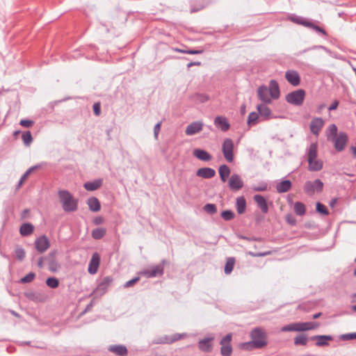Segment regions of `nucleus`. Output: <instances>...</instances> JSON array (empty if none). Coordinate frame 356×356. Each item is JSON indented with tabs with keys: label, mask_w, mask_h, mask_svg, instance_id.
Here are the masks:
<instances>
[{
	"label": "nucleus",
	"mask_w": 356,
	"mask_h": 356,
	"mask_svg": "<svg viewBox=\"0 0 356 356\" xmlns=\"http://www.w3.org/2000/svg\"><path fill=\"white\" fill-rule=\"evenodd\" d=\"M250 341L242 344L243 349L252 350L253 349H261L268 344V335L265 330L261 327L253 328L250 332Z\"/></svg>",
	"instance_id": "nucleus-1"
},
{
	"label": "nucleus",
	"mask_w": 356,
	"mask_h": 356,
	"mask_svg": "<svg viewBox=\"0 0 356 356\" xmlns=\"http://www.w3.org/2000/svg\"><path fill=\"white\" fill-rule=\"evenodd\" d=\"M308 170L311 172H318L322 170L323 162L321 159H317L318 145L316 143H312L307 150Z\"/></svg>",
	"instance_id": "nucleus-2"
},
{
	"label": "nucleus",
	"mask_w": 356,
	"mask_h": 356,
	"mask_svg": "<svg viewBox=\"0 0 356 356\" xmlns=\"http://www.w3.org/2000/svg\"><path fill=\"white\" fill-rule=\"evenodd\" d=\"M58 195L64 211L74 212L77 210L78 200L74 199L73 195L68 191L60 190L58 192Z\"/></svg>",
	"instance_id": "nucleus-3"
},
{
	"label": "nucleus",
	"mask_w": 356,
	"mask_h": 356,
	"mask_svg": "<svg viewBox=\"0 0 356 356\" xmlns=\"http://www.w3.org/2000/svg\"><path fill=\"white\" fill-rule=\"evenodd\" d=\"M319 326L317 322H298L283 326L282 332H305L315 330Z\"/></svg>",
	"instance_id": "nucleus-4"
},
{
	"label": "nucleus",
	"mask_w": 356,
	"mask_h": 356,
	"mask_svg": "<svg viewBox=\"0 0 356 356\" xmlns=\"http://www.w3.org/2000/svg\"><path fill=\"white\" fill-rule=\"evenodd\" d=\"M306 92L303 89H298L288 93L286 97V101L292 105L300 106L302 105Z\"/></svg>",
	"instance_id": "nucleus-5"
},
{
	"label": "nucleus",
	"mask_w": 356,
	"mask_h": 356,
	"mask_svg": "<svg viewBox=\"0 0 356 356\" xmlns=\"http://www.w3.org/2000/svg\"><path fill=\"white\" fill-rule=\"evenodd\" d=\"M222 152L227 162L231 163L234 161V143L232 139L226 138L224 140Z\"/></svg>",
	"instance_id": "nucleus-6"
},
{
	"label": "nucleus",
	"mask_w": 356,
	"mask_h": 356,
	"mask_svg": "<svg viewBox=\"0 0 356 356\" xmlns=\"http://www.w3.org/2000/svg\"><path fill=\"white\" fill-rule=\"evenodd\" d=\"M323 188V183L321 180L317 179L314 181H307L304 185V191L308 195H312L315 191L321 192Z\"/></svg>",
	"instance_id": "nucleus-7"
},
{
	"label": "nucleus",
	"mask_w": 356,
	"mask_h": 356,
	"mask_svg": "<svg viewBox=\"0 0 356 356\" xmlns=\"http://www.w3.org/2000/svg\"><path fill=\"white\" fill-rule=\"evenodd\" d=\"M232 339V333L226 334L220 341L221 345L220 354L222 356H231L233 349L230 344Z\"/></svg>",
	"instance_id": "nucleus-8"
},
{
	"label": "nucleus",
	"mask_w": 356,
	"mask_h": 356,
	"mask_svg": "<svg viewBox=\"0 0 356 356\" xmlns=\"http://www.w3.org/2000/svg\"><path fill=\"white\" fill-rule=\"evenodd\" d=\"M334 143V147L337 152H342L348 141V136L346 132L340 131L338 136L332 138Z\"/></svg>",
	"instance_id": "nucleus-9"
},
{
	"label": "nucleus",
	"mask_w": 356,
	"mask_h": 356,
	"mask_svg": "<svg viewBox=\"0 0 356 356\" xmlns=\"http://www.w3.org/2000/svg\"><path fill=\"white\" fill-rule=\"evenodd\" d=\"M228 186L233 191H238L244 186V182L238 174H232L228 180Z\"/></svg>",
	"instance_id": "nucleus-10"
},
{
	"label": "nucleus",
	"mask_w": 356,
	"mask_h": 356,
	"mask_svg": "<svg viewBox=\"0 0 356 356\" xmlns=\"http://www.w3.org/2000/svg\"><path fill=\"white\" fill-rule=\"evenodd\" d=\"M57 251L56 250L51 251L44 260L47 262L49 270L52 273H56L60 268V266L56 260Z\"/></svg>",
	"instance_id": "nucleus-11"
},
{
	"label": "nucleus",
	"mask_w": 356,
	"mask_h": 356,
	"mask_svg": "<svg viewBox=\"0 0 356 356\" xmlns=\"http://www.w3.org/2000/svg\"><path fill=\"white\" fill-rule=\"evenodd\" d=\"M113 282V278L111 276L104 277L102 280L99 283L94 293L98 296H102L106 293L108 287Z\"/></svg>",
	"instance_id": "nucleus-12"
},
{
	"label": "nucleus",
	"mask_w": 356,
	"mask_h": 356,
	"mask_svg": "<svg viewBox=\"0 0 356 356\" xmlns=\"http://www.w3.org/2000/svg\"><path fill=\"white\" fill-rule=\"evenodd\" d=\"M34 245L38 252L43 253L49 248L50 242L45 235H42L35 239Z\"/></svg>",
	"instance_id": "nucleus-13"
},
{
	"label": "nucleus",
	"mask_w": 356,
	"mask_h": 356,
	"mask_svg": "<svg viewBox=\"0 0 356 356\" xmlns=\"http://www.w3.org/2000/svg\"><path fill=\"white\" fill-rule=\"evenodd\" d=\"M310 341H315V345L318 347H325L329 346V342L333 340L331 335H314L309 337Z\"/></svg>",
	"instance_id": "nucleus-14"
},
{
	"label": "nucleus",
	"mask_w": 356,
	"mask_h": 356,
	"mask_svg": "<svg viewBox=\"0 0 356 356\" xmlns=\"http://www.w3.org/2000/svg\"><path fill=\"white\" fill-rule=\"evenodd\" d=\"M268 92V87L265 85H261L257 89V97L264 104H270L272 98L270 97Z\"/></svg>",
	"instance_id": "nucleus-15"
},
{
	"label": "nucleus",
	"mask_w": 356,
	"mask_h": 356,
	"mask_svg": "<svg viewBox=\"0 0 356 356\" xmlns=\"http://www.w3.org/2000/svg\"><path fill=\"white\" fill-rule=\"evenodd\" d=\"M100 264V255L98 252H94L89 262L88 271L90 274L94 275L97 272Z\"/></svg>",
	"instance_id": "nucleus-16"
},
{
	"label": "nucleus",
	"mask_w": 356,
	"mask_h": 356,
	"mask_svg": "<svg viewBox=\"0 0 356 356\" xmlns=\"http://www.w3.org/2000/svg\"><path fill=\"white\" fill-rule=\"evenodd\" d=\"M184 334H175L172 336L165 335L163 337L158 338L154 341V343L156 344H165V343H172L177 340H179L183 337Z\"/></svg>",
	"instance_id": "nucleus-17"
},
{
	"label": "nucleus",
	"mask_w": 356,
	"mask_h": 356,
	"mask_svg": "<svg viewBox=\"0 0 356 356\" xmlns=\"http://www.w3.org/2000/svg\"><path fill=\"white\" fill-rule=\"evenodd\" d=\"M203 125L201 121L193 122L186 127L185 133L187 136L195 135L202 131Z\"/></svg>",
	"instance_id": "nucleus-18"
},
{
	"label": "nucleus",
	"mask_w": 356,
	"mask_h": 356,
	"mask_svg": "<svg viewBox=\"0 0 356 356\" xmlns=\"http://www.w3.org/2000/svg\"><path fill=\"white\" fill-rule=\"evenodd\" d=\"M285 79L293 86H298L300 83V76L296 70H288L285 73Z\"/></svg>",
	"instance_id": "nucleus-19"
},
{
	"label": "nucleus",
	"mask_w": 356,
	"mask_h": 356,
	"mask_svg": "<svg viewBox=\"0 0 356 356\" xmlns=\"http://www.w3.org/2000/svg\"><path fill=\"white\" fill-rule=\"evenodd\" d=\"M324 125V121L321 118H314L310 122L309 128L311 132L318 136Z\"/></svg>",
	"instance_id": "nucleus-20"
},
{
	"label": "nucleus",
	"mask_w": 356,
	"mask_h": 356,
	"mask_svg": "<svg viewBox=\"0 0 356 356\" xmlns=\"http://www.w3.org/2000/svg\"><path fill=\"white\" fill-rule=\"evenodd\" d=\"M209 3V0H199L190 1V11L191 13H196L205 8Z\"/></svg>",
	"instance_id": "nucleus-21"
},
{
	"label": "nucleus",
	"mask_w": 356,
	"mask_h": 356,
	"mask_svg": "<svg viewBox=\"0 0 356 356\" xmlns=\"http://www.w3.org/2000/svg\"><path fill=\"white\" fill-rule=\"evenodd\" d=\"M268 92L273 99H277L280 96V90L277 81L272 79L269 82Z\"/></svg>",
	"instance_id": "nucleus-22"
},
{
	"label": "nucleus",
	"mask_w": 356,
	"mask_h": 356,
	"mask_svg": "<svg viewBox=\"0 0 356 356\" xmlns=\"http://www.w3.org/2000/svg\"><path fill=\"white\" fill-rule=\"evenodd\" d=\"M214 125L222 131H227L230 128V124L225 117L217 116L214 119Z\"/></svg>",
	"instance_id": "nucleus-23"
},
{
	"label": "nucleus",
	"mask_w": 356,
	"mask_h": 356,
	"mask_svg": "<svg viewBox=\"0 0 356 356\" xmlns=\"http://www.w3.org/2000/svg\"><path fill=\"white\" fill-rule=\"evenodd\" d=\"M257 111L259 115L264 120H269L274 118L271 110L266 104H259L257 106Z\"/></svg>",
	"instance_id": "nucleus-24"
},
{
	"label": "nucleus",
	"mask_w": 356,
	"mask_h": 356,
	"mask_svg": "<svg viewBox=\"0 0 356 356\" xmlns=\"http://www.w3.org/2000/svg\"><path fill=\"white\" fill-rule=\"evenodd\" d=\"M253 199L262 213H267L268 212V203L264 196L259 194H257L254 195Z\"/></svg>",
	"instance_id": "nucleus-25"
},
{
	"label": "nucleus",
	"mask_w": 356,
	"mask_h": 356,
	"mask_svg": "<svg viewBox=\"0 0 356 356\" xmlns=\"http://www.w3.org/2000/svg\"><path fill=\"white\" fill-rule=\"evenodd\" d=\"M214 339L213 337H207L201 339L198 342V348L200 350L204 353H209L212 350L211 341Z\"/></svg>",
	"instance_id": "nucleus-26"
},
{
	"label": "nucleus",
	"mask_w": 356,
	"mask_h": 356,
	"mask_svg": "<svg viewBox=\"0 0 356 356\" xmlns=\"http://www.w3.org/2000/svg\"><path fill=\"white\" fill-rule=\"evenodd\" d=\"M196 175L204 179H211L216 175V171L208 167L201 168L197 170Z\"/></svg>",
	"instance_id": "nucleus-27"
},
{
	"label": "nucleus",
	"mask_w": 356,
	"mask_h": 356,
	"mask_svg": "<svg viewBox=\"0 0 356 356\" xmlns=\"http://www.w3.org/2000/svg\"><path fill=\"white\" fill-rule=\"evenodd\" d=\"M103 184L102 179H97L93 181H90L84 183L83 187L88 191H94L99 188Z\"/></svg>",
	"instance_id": "nucleus-28"
},
{
	"label": "nucleus",
	"mask_w": 356,
	"mask_h": 356,
	"mask_svg": "<svg viewBox=\"0 0 356 356\" xmlns=\"http://www.w3.org/2000/svg\"><path fill=\"white\" fill-rule=\"evenodd\" d=\"M108 350L118 356H126L128 353V350L124 345H112Z\"/></svg>",
	"instance_id": "nucleus-29"
},
{
	"label": "nucleus",
	"mask_w": 356,
	"mask_h": 356,
	"mask_svg": "<svg viewBox=\"0 0 356 356\" xmlns=\"http://www.w3.org/2000/svg\"><path fill=\"white\" fill-rule=\"evenodd\" d=\"M220 179L222 182L225 183L230 177L231 170L226 164L221 165L218 168Z\"/></svg>",
	"instance_id": "nucleus-30"
},
{
	"label": "nucleus",
	"mask_w": 356,
	"mask_h": 356,
	"mask_svg": "<svg viewBox=\"0 0 356 356\" xmlns=\"http://www.w3.org/2000/svg\"><path fill=\"white\" fill-rule=\"evenodd\" d=\"M292 186V183L289 179H284L277 183L276 185V190L279 193H284L289 191Z\"/></svg>",
	"instance_id": "nucleus-31"
},
{
	"label": "nucleus",
	"mask_w": 356,
	"mask_h": 356,
	"mask_svg": "<svg viewBox=\"0 0 356 356\" xmlns=\"http://www.w3.org/2000/svg\"><path fill=\"white\" fill-rule=\"evenodd\" d=\"M193 154L197 159L203 161H209L211 159V154L202 149H195Z\"/></svg>",
	"instance_id": "nucleus-32"
},
{
	"label": "nucleus",
	"mask_w": 356,
	"mask_h": 356,
	"mask_svg": "<svg viewBox=\"0 0 356 356\" xmlns=\"http://www.w3.org/2000/svg\"><path fill=\"white\" fill-rule=\"evenodd\" d=\"M87 204L89 209L93 212H97L101 209V204L99 200L95 197H91L88 199Z\"/></svg>",
	"instance_id": "nucleus-33"
},
{
	"label": "nucleus",
	"mask_w": 356,
	"mask_h": 356,
	"mask_svg": "<svg viewBox=\"0 0 356 356\" xmlns=\"http://www.w3.org/2000/svg\"><path fill=\"white\" fill-rule=\"evenodd\" d=\"M34 231V226L30 222L23 223L19 228V234L22 236H28Z\"/></svg>",
	"instance_id": "nucleus-34"
},
{
	"label": "nucleus",
	"mask_w": 356,
	"mask_h": 356,
	"mask_svg": "<svg viewBox=\"0 0 356 356\" xmlns=\"http://www.w3.org/2000/svg\"><path fill=\"white\" fill-rule=\"evenodd\" d=\"M236 208L238 214H243L246 209V200L244 196L238 197L236 200Z\"/></svg>",
	"instance_id": "nucleus-35"
},
{
	"label": "nucleus",
	"mask_w": 356,
	"mask_h": 356,
	"mask_svg": "<svg viewBox=\"0 0 356 356\" xmlns=\"http://www.w3.org/2000/svg\"><path fill=\"white\" fill-rule=\"evenodd\" d=\"M41 168V165L40 164H38V165H35L31 168H29L25 172L24 174L21 177L20 179L18 181V184L17 185V188H19L21 187V186L22 185L23 182L28 178V176L31 173L33 172V171H35V170H38L39 168Z\"/></svg>",
	"instance_id": "nucleus-36"
},
{
	"label": "nucleus",
	"mask_w": 356,
	"mask_h": 356,
	"mask_svg": "<svg viewBox=\"0 0 356 356\" xmlns=\"http://www.w3.org/2000/svg\"><path fill=\"white\" fill-rule=\"evenodd\" d=\"M306 27L312 29L314 30L316 33H320L324 36L327 35V33L326 32V31L323 28L318 26L312 20H308V22L306 24Z\"/></svg>",
	"instance_id": "nucleus-37"
},
{
	"label": "nucleus",
	"mask_w": 356,
	"mask_h": 356,
	"mask_svg": "<svg viewBox=\"0 0 356 356\" xmlns=\"http://www.w3.org/2000/svg\"><path fill=\"white\" fill-rule=\"evenodd\" d=\"M309 338L305 334H299L294 338V345L296 346H306Z\"/></svg>",
	"instance_id": "nucleus-38"
},
{
	"label": "nucleus",
	"mask_w": 356,
	"mask_h": 356,
	"mask_svg": "<svg viewBox=\"0 0 356 356\" xmlns=\"http://www.w3.org/2000/svg\"><path fill=\"white\" fill-rule=\"evenodd\" d=\"M259 114L257 112H251L248 117L247 124L249 127L256 125L259 122Z\"/></svg>",
	"instance_id": "nucleus-39"
},
{
	"label": "nucleus",
	"mask_w": 356,
	"mask_h": 356,
	"mask_svg": "<svg viewBox=\"0 0 356 356\" xmlns=\"http://www.w3.org/2000/svg\"><path fill=\"white\" fill-rule=\"evenodd\" d=\"M293 210L296 215L302 216L306 213V207L301 202H296L293 206Z\"/></svg>",
	"instance_id": "nucleus-40"
},
{
	"label": "nucleus",
	"mask_w": 356,
	"mask_h": 356,
	"mask_svg": "<svg viewBox=\"0 0 356 356\" xmlns=\"http://www.w3.org/2000/svg\"><path fill=\"white\" fill-rule=\"evenodd\" d=\"M289 19H290V21H291L297 24L302 25L305 27H306V24L308 22V20H309L308 19H307L305 17H303L301 16H298L296 15H291L289 17Z\"/></svg>",
	"instance_id": "nucleus-41"
},
{
	"label": "nucleus",
	"mask_w": 356,
	"mask_h": 356,
	"mask_svg": "<svg viewBox=\"0 0 356 356\" xmlns=\"http://www.w3.org/2000/svg\"><path fill=\"white\" fill-rule=\"evenodd\" d=\"M106 229L102 227L95 228L92 231V237L94 239L99 240L102 238L106 234Z\"/></svg>",
	"instance_id": "nucleus-42"
},
{
	"label": "nucleus",
	"mask_w": 356,
	"mask_h": 356,
	"mask_svg": "<svg viewBox=\"0 0 356 356\" xmlns=\"http://www.w3.org/2000/svg\"><path fill=\"white\" fill-rule=\"evenodd\" d=\"M234 264H235V259L234 257L227 258V261L225 263V269H224L225 273L226 275H229L232 272L234 266Z\"/></svg>",
	"instance_id": "nucleus-43"
},
{
	"label": "nucleus",
	"mask_w": 356,
	"mask_h": 356,
	"mask_svg": "<svg viewBox=\"0 0 356 356\" xmlns=\"http://www.w3.org/2000/svg\"><path fill=\"white\" fill-rule=\"evenodd\" d=\"M46 284L51 289H56L59 286V280L55 277H49L46 280Z\"/></svg>",
	"instance_id": "nucleus-44"
},
{
	"label": "nucleus",
	"mask_w": 356,
	"mask_h": 356,
	"mask_svg": "<svg viewBox=\"0 0 356 356\" xmlns=\"http://www.w3.org/2000/svg\"><path fill=\"white\" fill-rule=\"evenodd\" d=\"M316 211L323 216H327L329 214V211L327 207L320 202L316 204Z\"/></svg>",
	"instance_id": "nucleus-45"
},
{
	"label": "nucleus",
	"mask_w": 356,
	"mask_h": 356,
	"mask_svg": "<svg viewBox=\"0 0 356 356\" xmlns=\"http://www.w3.org/2000/svg\"><path fill=\"white\" fill-rule=\"evenodd\" d=\"M22 138L24 144L26 146H29L33 140V137H32L31 133L29 131H24L22 134Z\"/></svg>",
	"instance_id": "nucleus-46"
},
{
	"label": "nucleus",
	"mask_w": 356,
	"mask_h": 356,
	"mask_svg": "<svg viewBox=\"0 0 356 356\" xmlns=\"http://www.w3.org/2000/svg\"><path fill=\"white\" fill-rule=\"evenodd\" d=\"M150 270L152 271V275L154 277L161 276L163 274V266L161 264L153 267Z\"/></svg>",
	"instance_id": "nucleus-47"
},
{
	"label": "nucleus",
	"mask_w": 356,
	"mask_h": 356,
	"mask_svg": "<svg viewBox=\"0 0 356 356\" xmlns=\"http://www.w3.org/2000/svg\"><path fill=\"white\" fill-rule=\"evenodd\" d=\"M220 216L225 220L228 221L232 220L234 218L235 215L232 210L227 209L222 211L221 212Z\"/></svg>",
	"instance_id": "nucleus-48"
},
{
	"label": "nucleus",
	"mask_w": 356,
	"mask_h": 356,
	"mask_svg": "<svg viewBox=\"0 0 356 356\" xmlns=\"http://www.w3.org/2000/svg\"><path fill=\"white\" fill-rule=\"evenodd\" d=\"M204 211L209 214H214L217 211L216 205L214 204L208 203L204 206Z\"/></svg>",
	"instance_id": "nucleus-49"
},
{
	"label": "nucleus",
	"mask_w": 356,
	"mask_h": 356,
	"mask_svg": "<svg viewBox=\"0 0 356 356\" xmlns=\"http://www.w3.org/2000/svg\"><path fill=\"white\" fill-rule=\"evenodd\" d=\"M15 256L17 257V259L22 261L24 260V257H25V254H26V252H25V250L24 248H22V247H17L15 250Z\"/></svg>",
	"instance_id": "nucleus-50"
},
{
	"label": "nucleus",
	"mask_w": 356,
	"mask_h": 356,
	"mask_svg": "<svg viewBox=\"0 0 356 356\" xmlns=\"http://www.w3.org/2000/svg\"><path fill=\"white\" fill-rule=\"evenodd\" d=\"M35 277V273L30 272L26 275H25L24 277H23L20 279V282L22 284L29 283L34 280Z\"/></svg>",
	"instance_id": "nucleus-51"
},
{
	"label": "nucleus",
	"mask_w": 356,
	"mask_h": 356,
	"mask_svg": "<svg viewBox=\"0 0 356 356\" xmlns=\"http://www.w3.org/2000/svg\"><path fill=\"white\" fill-rule=\"evenodd\" d=\"M328 131L330 133V134L327 136L328 140H330V136H332V138H334L336 136H338L339 133H337V127L336 126V124H332L330 125Z\"/></svg>",
	"instance_id": "nucleus-52"
},
{
	"label": "nucleus",
	"mask_w": 356,
	"mask_h": 356,
	"mask_svg": "<svg viewBox=\"0 0 356 356\" xmlns=\"http://www.w3.org/2000/svg\"><path fill=\"white\" fill-rule=\"evenodd\" d=\"M323 49V50H325V51H328V50H327V47H324V46H323V45H314V46H312V47H309V48L305 49H303V50H302V51H299V52L297 54V55H298V56H299V55H300V54H304V53H305V52H307V51H309V50H312V49Z\"/></svg>",
	"instance_id": "nucleus-53"
},
{
	"label": "nucleus",
	"mask_w": 356,
	"mask_h": 356,
	"mask_svg": "<svg viewBox=\"0 0 356 356\" xmlns=\"http://www.w3.org/2000/svg\"><path fill=\"white\" fill-rule=\"evenodd\" d=\"M195 99L200 103H205L209 100V97L206 94L196 93L195 95Z\"/></svg>",
	"instance_id": "nucleus-54"
},
{
	"label": "nucleus",
	"mask_w": 356,
	"mask_h": 356,
	"mask_svg": "<svg viewBox=\"0 0 356 356\" xmlns=\"http://www.w3.org/2000/svg\"><path fill=\"white\" fill-rule=\"evenodd\" d=\"M140 280V277L137 276V277H134V278H132L131 280L126 282L123 286L124 288H129V287H131L133 286L135 284H136L138 281Z\"/></svg>",
	"instance_id": "nucleus-55"
},
{
	"label": "nucleus",
	"mask_w": 356,
	"mask_h": 356,
	"mask_svg": "<svg viewBox=\"0 0 356 356\" xmlns=\"http://www.w3.org/2000/svg\"><path fill=\"white\" fill-rule=\"evenodd\" d=\"M285 219H286V221L287 222V223H289L290 225L293 226V225H296L297 221L293 214L288 213L287 215H286Z\"/></svg>",
	"instance_id": "nucleus-56"
},
{
	"label": "nucleus",
	"mask_w": 356,
	"mask_h": 356,
	"mask_svg": "<svg viewBox=\"0 0 356 356\" xmlns=\"http://www.w3.org/2000/svg\"><path fill=\"white\" fill-rule=\"evenodd\" d=\"M33 124L34 122L29 119H22L19 122V124L26 128L31 127Z\"/></svg>",
	"instance_id": "nucleus-57"
},
{
	"label": "nucleus",
	"mask_w": 356,
	"mask_h": 356,
	"mask_svg": "<svg viewBox=\"0 0 356 356\" xmlns=\"http://www.w3.org/2000/svg\"><path fill=\"white\" fill-rule=\"evenodd\" d=\"M341 339L342 340H353L356 339V332H351L348 334H344L341 336Z\"/></svg>",
	"instance_id": "nucleus-58"
},
{
	"label": "nucleus",
	"mask_w": 356,
	"mask_h": 356,
	"mask_svg": "<svg viewBox=\"0 0 356 356\" xmlns=\"http://www.w3.org/2000/svg\"><path fill=\"white\" fill-rule=\"evenodd\" d=\"M93 113L95 115L98 116L101 113V106L100 103L96 102L92 106Z\"/></svg>",
	"instance_id": "nucleus-59"
},
{
	"label": "nucleus",
	"mask_w": 356,
	"mask_h": 356,
	"mask_svg": "<svg viewBox=\"0 0 356 356\" xmlns=\"http://www.w3.org/2000/svg\"><path fill=\"white\" fill-rule=\"evenodd\" d=\"M270 254V252H249V254L254 257H265Z\"/></svg>",
	"instance_id": "nucleus-60"
},
{
	"label": "nucleus",
	"mask_w": 356,
	"mask_h": 356,
	"mask_svg": "<svg viewBox=\"0 0 356 356\" xmlns=\"http://www.w3.org/2000/svg\"><path fill=\"white\" fill-rule=\"evenodd\" d=\"M161 124V122H159L156 123L154 127V135L156 138H157L159 133L160 131Z\"/></svg>",
	"instance_id": "nucleus-61"
},
{
	"label": "nucleus",
	"mask_w": 356,
	"mask_h": 356,
	"mask_svg": "<svg viewBox=\"0 0 356 356\" xmlns=\"http://www.w3.org/2000/svg\"><path fill=\"white\" fill-rule=\"evenodd\" d=\"M203 52L202 50H197V49H188L186 51V54H191V55H195V54H200Z\"/></svg>",
	"instance_id": "nucleus-62"
},
{
	"label": "nucleus",
	"mask_w": 356,
	"mask_h": 356,
	"mask_svg": "<svg viewBox=\"0 0 356 356\" xmlns=\"http://www.w3.org/2000/svg\"><path fill=\"white\" fill-rule=\"evenodd\" d=\"M339 106V102L337 100H334L331 105L329 106L328 110L329 111H334Z\"/></svg>",
	"instance_id": "nucleus-63"
},
{
	"label": "nucleus",
	"mask_w": 356,
	"mask_h": 356,
	"mask_svg": "<svg viewBox=\"0 0 356 356\" xmlns=\"http://www.w3.org/2000/svg\"><path fill=\"white\" fill-rule=\"evenodd\" d=\"M104 222V219L101 216H97L93 219L94 224L98 225L102 224Z\"/></svg>",
	"instance_id": "nucleus-64"
}]
</instances>
